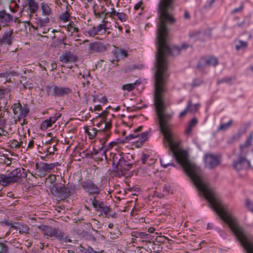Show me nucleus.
I'll list each match as a JSON object with an SVG mask.
<instances>
[{
  "label": "nucleus",
  "mask_w": 253,
  "mask_h": 253,
  "mask_svg": "<svg viewBox=\"0 0 253 253\" xmlns=\"http://www.w3.org/2000/svg\"><path fill=\"white\" fill-rule=\"evenodd\" d=\"M174 0H160L158 6L160 23L158 32V51L156 55L154 102L156 115L160 130L163 134L165 145H179L177 137L171 131L172 126L169 123L173 114L166 111V106L163 97L166 90V80L168 77L167 72L169 55L175 56L182 49L191 46L183 43L181 47L171 46L167 41V24H173L176 20L170 13L173 8Z\"/></svg>",
  "instance_id": "nucleus-1"
},
{
  "label": "nucleus",
  "mask_w": 253,
  "mask_h": 253,
  "mask_svg": "<svg viewBox=\"0 0 253 253\" xmlns=\"http://www.w3.org/2000/svg\"><path fill=\"white\" fill-rule=\"evenodd\" d=\"M253 136L250 134L245 142L239 146V151L236 154V160L233 162V167L237 171L246 170L251 167V162L248 158L252 144Z\"/></svg>",
  "instance_id": "nucleus-2"
},
{
  "label": "nucleus",
  "mask_w": 253,
  "mask_h": 253,
  "mask_svg": "<svg viewBox=\"0 0 253 253\" xmlns=\"http://www.w3.org/2000/svg\"><path fill=\"white\" fill-rule=\"evenodd\" d=\"M27 171L25 169H16L8 175L0 174V183L5 186L14 183H21L23 177L27 178Z\"/></svg>",
  "instance_id": "nucleus-3"
},
{
  "label": "nucleus",
  "mask_w": 253,
  "mask_h": 253,
  "mask_svg": "<svg viewBox=\"0 0 253 253\" xmlns=\"http://www.w3.org/2000/svg\"><path fill=\"white\" fill-rule=\"evenodd\" d=\"M109 155V159L112 161V165L117 170L123 171L131 169L132 161L126 160L122 153L119 152H110Z\"/></svg>",
  "instance_id": "nucleus-4"
},
{
  "label": "nucleus",
  "mask_w": 253,
  "mask_h": 253,
  "mask_svg": "<svg viewBox=\"0 0 253 253\" xmlns=\"http://www.w3.org/2000/svg\"><path fill=\"white\" fill-rule=\"evenodd\" d=\"M98 128V131L96 136L102 145V148L105 147V144L110 137L111 132L110 129L112 127V123L110 120L106 121L105 119H102L96 125Z\"/></svg>",
  "instance_id": "nucleus-5"
},
{
  "label": "nucleus",
  "mask_w": 253,
  "mask_h": 253,
  "mask_svg": "<svg viewBox=\"0 0 253 253\" xmlns=\"http://www.w3.org/2000/svg\"><path fill=\"white\" fill-rule=\"evenodd\" d=\"M45 89L48 95L57 97H63L71 93V89L68 87H64L56 85H47Z\"/></svg>",
  "instance_id": "nucleus-6"
},
{
  "label": "nucleus",
  "mask_w": 253,
  "mask_h": 253,
  "mask_svg": "<svg viewBox=\"0 0 253 253\" xmlns=\"http://www.w3.org/2000/svg\"><path fill=\"white\" fill-rule=\"evenodd\" d=\"M66 191L64 184L61 183L53 184L51 188L52 194L61 200L69 197V192H66Z\"/></svg>",
  "instance_id": "nucleus-7"
},
{
  "label": "nucleus",
  "mask_w": 253,
  "mask_h": 253,
  "mask_svg": "<svg viewBox=\"0 0 253 253\" xmlns=\"http://www.w3.org/2000/svg\"><path fill=\"white\" fill-rule=\"evenodd\" d=\"M218 60L214 57H204L201 58L197 64V68L200 71H203L208 66H215Z\"/></svg>",
  "instance_id": "nucleus-8"
},
{
  "label": "nucleus",
  "mask_w": 253,
  "mask_h": 253,
  "mask_svg": "<svg viewBox=\"0 0 253 253\" xmlns=\"http://www.w3.org/2000/svg\"><path fill=\"white\" fill-rule=\"evenodd\" d=\"M83 188L89 194H98L99 193V189L98 186L94 184L90 179H86L81 182Z\"/></svg>",
  "instance_id": "nucleus-9"
},
{
  "label": "nucleus",
  "mask_w": 253,
  "mask_h": 253,
  "mask_svg": "<svg viewBox=\"0 0 253 253\" xmlns=\"http://www.w3.org/2000/svg\"><path fill=\"white\" fill-rule=\"evenodd\" d=\"M220 158L213 154H209L205 156V162L206 167L209 169H213L220 163Z\"/></svg>",
  "instance_id": "nucleus-10"
},
{
  "label": "nucleus",
  "mask_w": 253,
  "mask_h": 253,
  "mask_svg": "<svg viewBox=\"0 0 253 253\" xmlns=\"http://www.w3.org/2000/svg\"><path fill=\"white\" fill-rule=\"evenodd\" d=\"M10 94L8 91L1 90H0V111L7 110V104L8 100L9 99ZM2 117V114H0V118Z\"/></svg>",
  "instance_id": "nucleus-11"
},
{
  "label": "nucleus",
  "mask_w": 253,
  "mask_h": 253,
  "mask_svg": "<svg viewBox=\"0 0 253 253\" xmlns=\"http://www.w3.org/2000/svg\"><path fill=\"white\" fill-rule=\"evenodd\" d=\"M13 20V16L5 10L0 11V25L2 27L8 26Z\"/></svg>",
  "instance_id": "nucleus-12"
},
{
  "label": "nucleus",
  "mask_w": 253,
  "mask_h": 253,
  "mask_svg": "<svg viewBox=\"0 0 253 253\" xmlns=\"http://www.w3.org/2000/svg\"><path fill=\"white\" fill-rule=\"evenodd\" d=\"M13 30L11 28L7 29L0 39V43L4 44L11 45L12 43Z\"/></svg>",
  "instance_id": "nucleus-13"
},
{
  "label": "nucleus",
  "mask_w": 253,
  "mask_h": 253,
  "mask_svg": "<svg viewBox=\"0 0 253 253\" xmlns=\"http://www.w3.org/2000/svg\"><path fill=\"white\" fill-rule=\"evenodd\" d=\"M77 60V56L70 51H66L59 56V61L67 63L73 62Z\"/></svg>",
  "instance_id": "nucleus-14"
},
{
  "label": "nucleus",
  "mask_w": 253,
  "mask_h": 253,
  "mask_svg": "<svg viewBox=\"0 0 253 253\" xmlns=\"http://www.w3.org/2000/svg\"><path fill=\"white\" fill-rule=\"evenodd\" d=\"M54 168V165L53 164L42 163L38 168V175L41 177H43Z\"/></svg>",
  "instance_id": "nucleus-15"
},
{
  "label": "nucleus",
  "mask_w": 253,
  "mask_h": 253,
  "mask_svg": "<svg viewBox=\"0 0 253 253\" xmlns=\"http://www.w3.org/2000/svg\"><path fill=\"white\" fill-rule=\"evenodd\" d=\"M88 50L89 53H92L94 52H102L106 49L105 45L100 42H93L91 43L88 45Z\"/></svg>",
  "instance_id": "nucleus-16"
},
{
  "label": "nucleus",
  "mask_w": 253,
  "mask_h": 253,
  "mask_svg": "<svg viewBox=\"0 0 253 253\" xmlns=\"http://www.w3.org/2000/svg\"><path fill=\"white\" fill-rule=\"evenodd\" d=\"M84 131L88 134V138L90 139H93L96 137L98 129H97L92 126H86L84 127Z\"/></svg>",
  "instance_id": "nucleus-17"
},
{
  "label": "nucleus",
  "mask_w": 253,
  "mask_h": 253,
  "mask_svg": "<svg viewBox=\"0 0 253 253\" xmlns=\"http://www.w3.org/2000/svg\"><path fill=\"white\" fill-rule=\"evenodd\" d=\"M58 117L59 116L57 117H50L48 119H46L41 124V128L43 130H45L48 127H51L52 124L55 123Z\"/></svg>",
  "instance_id": "nucleus-18"
},
{
  "label": "nucleus",
  "mask_w": 253,
  "mask_h": 253,
  "mask_svg": "<svg viewBox=\"0 0 253 253\" xmlns=\"http://www.w3.org/2000/svg\"><path fill=\"white\" fill-rule=\"evenodd\" d=\"M43 233L44 235L49 236L50 237H56L57 236L58 232L55 228H52L50 226H43L42 229Z\"/></svg>",
  "instance_id": "nucleus-19"
},
{
  "label": "nucleus",
  "mask_w": 253,
  "mask_h": 253,
  "mask_svg": "<svg viewBox=\"0 0 253 253\" xmlns=\"http://www.w3.org/2000/svg\"><path fill=\"white\" fill-rule=\"evenodd\" d=\"M17 224L18 229L19 233L20 234H30L31 233L30 228L26 224L24 223L16 222Z\"/></svg>",
  "instance_id": "nucleus-20"
},
{
  "label": "nucleus",
  "mask_w": 253,
  "mask_h": 253,
  "mask_svg": "<svg viewBox=\"0 0 253 253\" xmlns=\"http://www.w3.org/2000/svg\"><path fill=\"white\" fill-rule=\"evenodd\" d=\"M27 5L31 13H36L39 8V4L35 0H28Z\"/></svg>",
  "instance_id": "nucleus-21"
},
{
  "label": "nucleus",
  "mask_w": 253,
  "mask_h": 253,
  "mask_svg": "<svg viewBox=\"0 0 253 253\" xmlns=\"http://www.w3.org/2000/svg\"><path fill=\"white\" fill-rule=\"evenodd\" d=\"M41 8L42 11V13L43 15L49 16L51 14V9L47 3L42 2L41 3Z\"/></svg>",
  "instance_id": "nucleus-22"
},
{
  "label": "nucleus",
  "mask_w": 253,
  "mask_h": 253,
  "mask_svg": "<svg viewBox=\"0 0 253 253\" xmlns=\"http://www.w3.org/2000/svg\"><path fill=\"white\" fill-rule=\"evenodd\" d=\"M11 108L13 110L14 114L15 115H17L18 116V115L19 114V113L21 111V110L22 107L21 104H20V103L19 101L18 103L14 104L12 106Z\"/></svg>",
  "instance_id": "nucleus-23"
},
{
  "label": "nucleus",
  "mask_w": 253,
  "mask_h": 253,
  "mask_svg": "<svg viewBox=\"0 0 253 253\" xmlns=\"http://www.w3.org/2000/svg\"><path fill=\"white\" fill-rule=\"evenodd\" d=\"M233 124V121L230 120L227 123L225 124H221L218 127L217 129V131H225L228 129Z\"/></svg>",
  "instance_id": "nucleus-24"
},
{
  "label": "nucleus",
  "mask_w": 253,
  "mask_h": 253,
  "mask_svg": "<svg viewBox=\"0 0 253 253\" xmlns=\"http://www.w3.org/2000/svg\"><path fill=\"white\" fill-rule=\"evenodd\" d=\"M96 29L98 34L103 35L106 33L107 27L105 24H100L96 28Z\"/></svg>",
  "instance_id": "nucleus-25"
},
{
  "label": "nucleus",
  "mask_w": 253,
  "mask_h": 253,
  "mask_svg": "<svg viewBox=\"0 0 253 253\" xmlns=\"http://www.w3.org/2000/svg\"><path fill=\"white\" fill-rule=\"evenodd\" d=\"M67 31L71 32V33H73L74 32H78L79 31V29L78 28L76 27L73 22H70L67 26Z\"/></svg>",
  "instance_id": "nucleus-26"
},
{
  "label": "nucleus",
  "mask_w": 253,
  "mask_h": 253,
  "mask_svg": "<svg viewBox=\"0 0 253 253\" xmlns=\"http://www.w3.org/2000/svg\"><path fill=\"white\" fill-rule=\"evenodd\" d=\"M136 82L132 84H124L122 86V89L124 90H127V91H131L134 88Z\"/></svg>",
  "instance_id": "nucleus-27"
},
{
  "label": "nucleus",
  "mask_w": 253,
  "mask_h": 253,
  "mask_svg": "<svg viewBox=\"0 0 253 253\" xmlns=\"http://www.w3.org/2000/svg\"><path fill=\"white\" fill-rule=\"evenodd\" d=\"M29 113V110L27 107H24L22 108L18 116L19 118H22L25 117Z\"/></svg>",
  "instance_id": "nucleus-28"
},
{
  "label": "nucleus",
  "mask_w": 253,
  "mask_h": 253,
  "mask_svg": "<svg viewBox=\"0 0 253 253\" xmlns=\"http://www.w3.org/2000/svg\"><path fill=\"white\" fill-rule=\"evenodd\" d=\"M199 104L193 105L192 104L191 101L189 102V103L187 105V108H188L189 111L191 112H195L197 111L198 108Z\"/></svg>",
  "instance_id": "nucleus-29"
},
{
  "label": "nucleus",
  "mask_w": 253,
  "mask_h": 253,
  "mask_svg": "<svg viewBox=\"0 0 253 253\" xmlns=\"http://www.w3.org/2000/svg\"><path fill=\"white\" fill-rule=\"evenodd\" d=\"M141 161L143 164L145 165L147 163V161H151L152 162H154V161L150 158V155L147 154H143L141 156Z\"/></svg>",
  "instance_id": "nucleus-30"
},
{
  "label": "nucleus",
  "mask_w": 253,
  "mask_h": 253,
  "mask_svg": "<svg viewBox=\"0 0 253 253\" xmlns=\"http://www.w3.org/2000/svg\"><path fill=\"white\" fill-rule=\"evenodd\" d=\"M248 46V43L245 42L240 41L236 45V48L237 50L240 49H245Z\"/></svg>",
  "instance_id": "nucleus-31"
},
{
  "label": "nucleus",
  "mask_w": 253,
  "mask_h": 253,
  "mask_svg": "<svg viewBox=\"0 0 253 253\" xmlns=\"http://www.w3.org/2000/svg\"><path fill=\"white\" fill-rule=\"evenodd\" d=\"M147 138H148V133L147 132L142 133L140 135H139V136H138V137L137 138V141H139L141 143V142H143L146 141Z\"/></svg>",
  "instance_id": "nucleus-32"
},
{
  "label": "nucleus",
  "mask_w": 253,
  "mask_h": 253,
  "mask_svg": "<svg viewBox=\"0 0 253 253\" xmlns=\"http://www.w3.org/2000/svg\"><path fill=\"white\" fill-rule=\"evenodd\" d=\"M49 22V19L48 17L42 19L40 18L39 19V24L40 25V28H42V27L46 25Z\"/></svg>",
  "instance_id": "nucleus-33"
},
{
  "label": "nucleus",
  "mask_w": 253,
  "mask_h": 253,
  "mask_svg": "<svg viewBox=\"0 0 253 253\" xmlns=\"http://www.w3.org/2000/svg\"><path fill=\"white\" fill-rule=\"evenodd\" d=\"M121 232H120L117 229H116V231L114 232H110V238L111 239H115L119 237L121 235Z\"/></svg>",
  "instance_id": "nucleus-34"
},
{
  "label": "nucleus",
  "mask_w": 253,
  "mask_h": 253,
  "mask_svg": "<svg viewBox=\"0 0 253 253\" xmlns=\"http://www.w3.org/2000/svg\"><path fill=\"white\" fill-rule=\"evenodd\" d=\"M8 248L6 245L0 242V253H7Z\"/></svg>",
  "instance_id": "nucleus-35"
},
{
  "label": "nucleus",
  "mask_w": 253,
  "mask_h": 253,
  "mask_svg": "<svg viewBox=\"0 0 253 253\" xmlns=\"http://www.w3.org/2000/svg\"><path fill=\"white\" fill-rule=\"evenodd\" d=\"M118 12L116 11L114 8H112L111 9V11L109 12H106L105 14L104 18L103 19V21L104 19L106 18V17L108 15L110 17L113 18L114 15L117 16V13H118Z\"/></svg>",
  "instance_id": "nucleus-36"
},
{
  "label": "nucleus",
  "mask_w": 253,
  "mask_h": 253,
  "mask_svg": "<svg viewBox=\"0 0 253 253\" xmlns=\"http://www.w3.org/2000/svg\"><path fill=\"white\" fill-rule=\"evenodd\" d=\"M75 189L76 187L75 185L68 184V186L66 187V192H69V196L71 194H73L74 193Z\"/></svg>",
  "instance_id": "nucleus-37"
},
{
  "label": "nucleus",
  "mask_w": 253,
  "mask_h": 253,
  "mask_svg": "<svg viewBox=\"0 0 253 253\" xmlns=\"http://www.w3.org/2000/svg\"><path fill=\"white\" fill-rule=\"evenodd\" d=\"M117 16L122 22L126 21L127 18L126 15L124 12H118V13H117Z\"/></svg>",
  "instance_id": "nucleus-38"
},
{
  "label": "nucleus",
  "mask_w": 253,
  "mask_h": 253,
  "mask_svg": "<svg viewBox=\"0 0 253 253\" xmlns=\"http://www.w3.org/2000/svg\"><path fill=\"white\" fill-rule=\"evenodd\" d=\"M69 13L68 12V11H66L65 12L63 13L62 14L60 15V18L63 21L67 22L69 21Z\"/></svg>",
  "instance_id": "nucleus-39"
},
{
  "label": "nucleus",
  "mask_w": 253,
  "mask_h": 253,
  "mask_svg": "<svg viewBox=\"0 0 253 253\" xmlns=\"http://www.w3.org/2000/svg\"><path fill=\"white\" fill-rule=\"evenodd\" d=\"M56 179V176L54 174H50L46 178V181L50 183H53L55 181Z\"/></svg>",
  "instance_id": "nucleus-40"
},
{
  "label": "nucleus",
  "mask_w": 253,
  "mask_h": 253,
  "mask_svg": "<svg viewBox=\"0 0 253 253\" xmlns=\"http://www.w3.org/2000/svg\"><path fill=\"white\" fill-rule=\"evenodd\" d=\"M235 80L234 78H232V77L224 78L222 79L221 80L218 81L217 82V84H219L221 83H226L227 84H229L231 82V81L232 80Z\"/></svg>",
  "instance_id": "nucleus-41"
},
{
  "label": "nucleus",
  "mask_w": 253,
  "mask_h": 253,
  "mask_svg": "<svg viewBox=\"0 0 253 253\" xmlns=\"http://www.w3.org/2000/svg\"><path fill=\"white\" fill-rule=\"evenodd\" d=\"M132 236H133L135 238H140L141 239L145 238V236H148L149 235H145L143 233H137V232H132L131 233Z\"/></svg>",
  "instance_id": "nucleus-42"
},
{
  "label": "nucleus",
  "mask_w": 253,
  "mask_h": 253,
  "mask_svg": "<svg viewBox=\"0 0 253 253\" xmlns=\"http://www.w3.org/2000/svg\"><path fill=\"white\" fill-rule=\"evenodd\" d=\"M22 142H18L16 140H13L10 145L12 147L19 148L22 146Z\"/></svg>",
  "instance_id": "nucleus-43"
},
{
  "label": "nucleus",
  "mask_w": 253,
  "mask_h": 253,
  "mask_svg": "<svg viewBox=\"0 0 253 253\" xmlns=\"http://www.w3.org/2000/svg\"><path fill=\"white\" fill-rule=\"evenodd\" d=\"M246 206L249 211L253 212V203H252L250 200L247 199L246 201Z\"/></svg>",
  "instance_id": "nucleus-44"
},
{
  "label": "nucleus",
  "mask_w": 253,
  "mask_h": 253,
  "mask_svg": "<svg viewBox=\"0 0 253 253\" xmlns=\"http://www.w3.org/2000/svg\"><path fill=\"white\" fill-rule=\"evenodd\" d=\"M87 33L91 37H94L95 35L98 34L95 27H92L87 32Z\"/></svg>",
  "instance_id": "nucleus-45"
},
{
  "label": "nucleus",
  "mask_w": 253,
  "mask_h": 253,
  "mask_svg": "<svg viewBox=\"0 0 253 253\" xmlns=\"http://www.w3.org/2000/svg\"><path fill=\"white\" fill-rule=\"evenodd\" d=\"M9 134L8 133L3 129L2 128L0 127V136H3L4 137V139H8Z\"/></svg>",
  "instance_id": "nucleus-46"
},
{
  "label": "nucleus",
  "mask_w": 253,
  "mask_h": 253,
  "mask_svg": "<svg viewBox=\"0 0 253 253\" xmlns=\"http://www.w3.org/2000/svg\"><path fill=\"white\" fill-rule=\"evenodd\" d=\"M96 9L97 10V11H99V13H104L105 15V13H106V9L104 5H100L97 6Z\"/></svg>",
  "instance_id": "nucleus-47"
},
{
  "label": "nucleus",
  "mask_w": 253,
  "mask_h": 253,
  "mask_svg": "<svg viewBox=\"0 0 253 253\" xmlns=\"http://www.w3.org/2000/svg\"><path fill=\"white\" fill-rule=\"evenodd\" d=\"M138 136H139V135L136 133H135L134 132L133 133L130 134L129 135L127 136L126 137V140H131L135 139V138L137 139Z\"/></svg>",
  "instance_id": "nucleus-48"
},
{
  "label": "nucleus",
  "mask_w": 253,
  "mask_h": 253,
  "mask_svg": "<svg viewBox=\"0 0 253 253\" xmlns=\"http://www.w3.org/2000/svg\"><path fill=\"white\" fill-rule=\"evenodd\" d=\"M202 83V81L201 79H195L192 83V86H199Z\"/></svg>",
  "instance_id": "nucleus-49"
},
{
  "label": "nucleus",
  "mask_w": 253,
  "mask_h": 253,
  "mask_svg": "<svg viewBox=\"0 0 253 253\" xmlns=\"http://www.w3.org/2000/svg\"><path fill=\"white\" fill-rule=\"evenodd\" d=\"M198 121L196 119L193 118L189 123V126L193 127L197 124Z\"/></svg>",
  "instance_id": "nucleus-50"
},
{
  "label": "nucleus",
  "mask_w": 253,
  "mask_h": 253,
  "mask_svg": "<svg viewBox=\"0 0 253 253\" xmlns=\"http://www.w3.org/2000/svg\"><path fill=\"white\" fill-rule=\"evenodd\" d=\"M7 224L9 226H10V229H15L16 230H17L18 229L17 224H16V222L15 223H13L10 222L9 223H8Z\"/></svg>",
  "instance_id": "nucleus-51"
},
{
  "label": "nucleus",
  "mask_w": 253,
  "mask_h": 253,
  "mask_svg": "<svg viewBox=\"0 0 253 253\" xmlns=\"http://www.w3.org/2000/svg\"><path fill=\"white\" fill-rule=\"evenodd\" d=\"M60 240H61L63 242H69V243H71L72 242V240L70 239H68L67 237H60Z\"/></svg>",
  "instance_id": "nucleus-52"
},
{
  "label": "nucleus",
  "mask_w": 253,
  "mask_h": 253,
  "mask_svg": "<svg viewBox=\"0 0 253 253\" xmlns=\"http://www.w3.org/2000/svg\"><path fill=\"white\" fill-rule=\"evenodd\" d=\"M188 111H189V110L188 108H187V107L183 112L180 113V114H179V118H181L185 116L187 113L188 112Z\"/></svg>",
  "instance_id": "nucleus-53"
},
{
  "label": "nucleus",
  "mask_w": 253,
  "mask_h": 253,
  "mask_svg": "<svg viewBox=\"0 0 253 253\" xmlns=\"http://www.w3.org/2000/svg\"><path fill=\"white\" fill-rule=\"evenodd\" d=\"M199 34H200V32L198 31L193 32L189 34V36L191 38H194V37H198V35H199Z\"/></svg>",
  "instance_id": "nucleus-54"
},
{
  "label": "nucleus",
  "mask_w": 253,
  "mask_h": 253,
  "mask_svg": "<svg viewBox=\"0 0 253 253\" xmlns=\"http://www.w3.org/2000/svg\"><path fill=\"white\" fill-rule=\"evenodd\" d=\"M243 8V6L242 5H241V6H240V7L237 8H235V9H233V10L232 11L231 13H232V14H234V13H236V12H240V11H242V10Z\"/></svg>",
  "instance_id": "nucleus-55"
},
{
  "label": "nucleus",
  "mask_w": 253,
  "mask_h": 253,
  "mask_svg": "<svg viewBox=\"0 0 253 253\" xmlns=\"http://www.w3.org/2000/svg\"><path fill=\"white\" fill-rule=\"evenodd\" d=\"M107 114V112H106V111H104L103 112H102L101 114H100L99 116H98V118H101V119H105L106 121L107 120L105 118V116H106Z\"/></svg>",
  "instance_id": "nucleus-56"
},
{
  "label": "nucleus",
  "mask_w": 253,
  "mask_h": 253,
  "mask_svg": "<svg viewBox=\"0 0 253 253\" xmlns=\"http://www.w3.org/2000/svg\"><path fill=\"white\" fill-rule=\"evenodd\" d=\"M105 207L104 206V204L103 202H100L98 203V208L96 209L97 210H101Z\"/></svg>",
  "instance_id": "nucleus-57"
},
{
  "label": "nucleus",
  "mask_w": 253,
  "mask_h": 253,
  "mask_svg": "<svg viewBox=\"0 0 253 253\" xmlns=\"http://www.w3.org/2000/svg\"><path fill=\"white\" fill-rule=\"evenodd\" d=\"M101 211H102L105 214H108V212L110 211V210L109 208L105 207Z\"/></svg>",
  "instance_id": "nucleus-58"
},
{
  "label": "nucleus",
  "mask_w": 253,
  "mask_h": 253,
  "mask_svg": "<svg viewBox=\"0 0 253 253\" xmlns=\"http://www.w3.org/2000/svg\"><path fill=\"white\" fill-rule=\"evenodd\" d=\"M136 69L135 65H131L128 68L125 69L126 72H129L130 71Z\"/></svg>",
  "instance_id": "nucleus-59"
},
{
  "label": "nucleus",
  "mask_w": 253,
  "mask_h": 253,
  "mask_svg": "<svg viewBox=\"0 0 253 253\" xmlns=\"http://www.w3.org/2000/svg\"><path fill=\"white\" fill-rule=\"evenodd\" d=\"M98 201H97L95 199V200H93V201H92V206H93V208H94L95 209H97L98 208Z\"/></svg>",
  "instance_id": "nucleus-60"
},
{
  "label": "nucleus",
  "mask_w": 253,
  "mask_h": 253,
  "mask_svg": "<svg viewBox=\"0 0 253 253\" xmlns=\"http://www.w3.org/2000/svg\"><path fill=\"white\" fill-rule=\"evenodd\" d=\"M6 197L9 198H14V194L12 192H9L7 193Z\"/></svg>",
  "instance_id": "nucleus-61"
},
{
  "label": "nucleus",
  "mask_w": 253,
  "mask_h": 253,
  "mask_svg": "<svg viewBox=\"0 0 253 253\" xmlns=\"http://www.w3.org/2000/svg\"><path fill=\"white\" fill-rule=\"evenodd\" d=\"M124 157L126 158V160L132 161V159H133L132 156L129 154H127Z\"/></svg>",
  "instance_id": "nucleus-62"
},
{
  "label": "nucleus",
  "mask_w": 253,
  "mask_h": 253,
  "mask_svg": "<svg viewBox=\"0 0 253 253\" xmlns=\"http://www.w3.org/2000/svg\"><path fill=\"white\" fill-rule=\"evenodd\" d=\"M141 4H142V2H139L138 3H137L134 6V8L136 9V10H137L138 9H139L141 6Z\"/></svg>",
  "instance_id": "nucleus-63"
},
{
  "label": "nucleus",
  "mask_w": 253,
  "mask_h": 253,
  "mask_svg": "<svg viewBox=\"0 0 253 253\" xmlns=\"http://www.w3.org/2000/svg\"><path fill=\"white\" fill-rule=\"evenodd\" d=\"M184 18L185 19H189L190 18V14L187 11H185L184 12Z\"/></svg>",
  "instance_id": "nucleus-64"
}]
</instances>
